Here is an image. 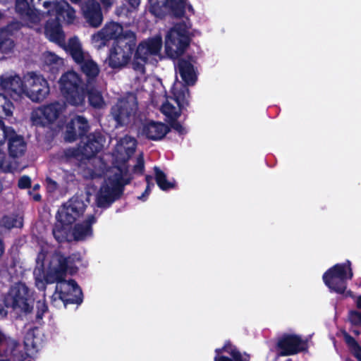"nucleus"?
Listing matches in <instances>:
<instances>
[{"label":"nucleus","mask_w":361,"mask_h":361,"mask_svg":"<svg viewBox=\"0 0 361 361\" xmlns=\"http://www.w3.org/2000/svg\"><path fill=\"white\" fill-rule=\"evenodd\" d=\"M137 37L135 32L127 30L121 36L114 41L108 56L109 66L113 69H121L125 67L131 61L132 68L134 71L144 74L145 64L149 56L157 55L162 47L161 37L149 38L141 42L137 47Z\"/></svg>","instance_id":"1"},{"label":"nucleus","mask_w":361,"mask_h":361,"mask_svg":"<svg viewBox=\"0 0 361 361\" xmlns=\"http://www.w3.org/2000/svg\"><path fill=\"white\" fill-rule=\"evenodd\" d=\"M59 83L62 95L70 105L83 106L87 96L89 104L94 109H100L105 106L102 92L96 85L84 86L80 75L74 71L64 73Z\"/></svg>","instance_id":"2"},{"label":"nucleus","mask_w":361,"mask_h":361,"mask_svg":"<svg viewBox=\"0 0 361 361\" xmlns=\"http://www.w3.org/2000/svg\"><path fill=\"white\" fill-rule=\"evenodd\" d=\"M353 277L351 262L346 260L344 263H338L327 269L322 276L323 281L330 292L343 295L345 298H354L351 290H347L348 280Z\"/></svg>","instance_id":"3"},{"label":"nucleus","mask_w":361,"mask_h":361,"mask_svg":"<svg viewBox=\"0 0 361 361\" xmlns=\"http://www.w3.org/2000/svg\"><path fill=\"white\" fill-rule=\"evenodd\" d=\"M68 48L70 55L78 66L81 73L85 76L84 86L97 85V78L100 73V68L97 63L90 56L85 54L77 37H73L68 40Z\"/></svg>","instance_id":"4"},{"label":"nucleus","mask_w":361,"mask_h":361,"mask_svg":"<svg viewBox=\"0 0 361 361\" xmlns=\"http://www.w3.org/2000/svg\"><path fill=\"white\" fill-rule=\"evenodd\" d=\"M190 26L185 21L176 23L168 31L165 37V52L171 59L182 56L191 42L189 30Z\"/></svg>","instance_id":"5"},{"label":"nucleus","mask_w":361,"mask_h":361,"mask_svg":"<svg viewBox=\"0 0 361 361\" xmlns=\"http://www.w3.org/2000/svg\"><path fill=\"white\" fill-rule=\"evenodd\" d=\"M4 304L20 315L27 316L34 310L35 298L25 283H15L4 296Z\"/></svg>","instance_id":"6"},{"label":"nucleus","mask_w":361,"mask_h":361,"mask_svg":"<svg viewBox=\"0 0 361 361\" xmlns=\"http://www.w3.org/2000/svg\"><path fill=\"white\" fill-rule=\"evenodd\" d=\"M24 88L23 95L34 102H42L50 92L47 80L35 72H29L24 76Z\"/></svg>","instance_id":"7"},{"label":"nucleus","mask_w":361,"mask_h":361,"mask_svg":"<svg viewBox=\"0 0 361 361\" xmlns=\"http://www.w3.org/2000/svg\"><path fill=\"white\" fill-rule=\"evenodd\" d=\"M137 101L135 95L130 94L119 99L111 109V114L116 122V127L128 125L137 110Z\"/></svg>","instance_id":"8"},{"label":"nucleus","mask_w":361,"mask_h":361,"mask_svg":"<svg viewBox=\"0 0 361 361\" xmlns=\"http://www.w3.org/2000/svg\"><path fill=\"white\" fill-rule=\"evenodd\" d=\"M149 11L154 17L163 19L168 13L177 18L185 16L186 0H148Z\"/></svg>","instance_id":"9"},{"label":"nucleus","mask_w":361,"mask_h":361,"mask_svg":"<svg viewBox=\"0 0 361 361\" xmlns=\"http://www.w3.org/2000/svg\"><path fill=\"white\" fill-rule=\"evenodd\" d=\"M86 207V204L80 197L73 196L59 209L56 215V220L72 225L83 215Z\"/></svg>","instance_id":"10"},{"label":"nucleus","mask_w":361,"mask_h":361,"mask_svg":"<svg viewBox=\"0 0 361 361\" xmlns=\"http://www.w3.org/2000/svg\"><path fill=\"white\" fill-rule=\"evenodd\" d=\"M277 357L289 356L307 350V342L296 334H285L278 339L276 345Z\"/></svg>","instance_id":"11"},{"label":"nucleus","mask_w":361,"mask_h":361,"mask_svg":"<svg viewBox=\"0 0 361 361\" xmlns=\"http://www.w3.org/2000/svg\"><path fill=\"white\" fill-rule=\"evenodd\" d=\"M55 293L58 294L64 306L69 304L79 305L83 301L82 289L74 279L66 280L61 284H56Z\"/></svg>","instance_id":"12"},{"label":"nucleus","mask_w":361,"mask_h":361,"mask_svg":"<svg viewBox=\"0 0 361 361\" xmlns=\"http://www.w3.org/2000/svg\"><path fill=\"white\" fill-rule=\"evenodd\" d=\"M80 11L85 22L91 27H99L104 16L100 4L97 0H84Z\"/></svg>","instance_id":"13"},{"label":"nucleus","mask_w":361,"mask_h":361,"mask_svg":"<svg viewBox=\"0 0 361 361\" xmlns=\"http://www.w3.org/2000/svg\"><path fill=\"white\" fill-rule=\"evenodd\" d=\"M54 257L57 262L54 268L57 271L58 274H61L66 277L68 272L71 275L78 272V267L76 263L81 261V256L79 252H75L66 256L61 251H55Z\"/></svg>","instance_id":"14"},{"label":"nucleus","mask_w":361,"mask_h":361,"mask_svg":"<svg viewBox=\"0 0 361 361\" xmlns=\"http://www.w3.org/2000/svg\"><path fill=\"white\" fill-rule=\"evenodd\" d=\"M214 361H250V355L241 353L230 340L225 341L222 348H216Z\"/></svg>","instance_id":"15"},{"label":"nucleus","mask_w":361,"mask_h":361,"mask_svg":"<svg viewBox=\"0 0 361 361\" xmlns=\"http://www.w3.org/2000/svg\"><path fill=\"white\" fill-rule=\"evenodd\" d=\"M122 195V192L118 190L112 180H109V185L104 184L100 187L96 195V204L99 208H109Z\"/></svg>","instance_id":"16"},{"label":"nucleus","mask_w":361,"mask_h":361,"mask_svg":"<svg viewBox=\"0 0 361 361\" xmlns=\"http://www.w3.org/2000/svg\"><path fill=\"white\" fill-rule=\"evenodd\" d=\"M123 32V27L121 23L111 21L105 24L104 27L92 35V41L98 43V47L107 45V42L111 39H116L121 36Z\"/></svg>","instance_id":"17"},{"label":"nucleus","mask_w":361,"mask_h":361,"mask_svg":"<svg viewBox=\"0 0 361 361\" xmlns=\"http://www.w3.org/2000/svg\"><path fill=\"white\" fill-rule=\"evenodd\" d=\"M8 129L4 142L7 141L8 155L13 159L21 157L26 152L27 143L23 136L17 134L12 127L10 126Z\"/></svg>","instance_id":"18"},{"label":"nucleus","mask_w":361,"mask_h":361,"mask_svg":"<svg viewBox=\"0 0 361 361\" xmlns=\"http://www.w3.org/2000/svg\"><path fill=\"white\" fill-rule=\"evenodd\" d=\"M90 129L87 120L82 116H76L66 125L65 140L69 142L87 135Z\"/></svg>","instance_id":"19"},{"label":"nucleus","mask_w":361,"mask_h":361,"mask_svg":"<svg viewBox=\"0 0 361 361\" xmlns=\"http://www.w3.org/2000/svg\"><path fill=\"white\" fill-rule=\"evenodd\" d=\"M0 88L6 92L13 99L20 100L25 92L24 79L22 80L18 75H1L0 76Z\"/></svg>","instance_id":"20"},{"label":"nucleus","mask_w":361,"mask_h":361,"mask_svg":"<svg viewBox=\"0 0 361 361\" xmlns=\"http://www.w3.org/2000/svg\"><path fill=\"white\" fill-rule=\"evenodd\" d=\"M82 147V156L86 159L94 157L103 148L105 137L100 131H94L85 137Z\"/></svg>","instance_id":"21"},{"label":"nucleus","mask_w":361,"mask_h":361,"mask_svg":"<svg viewBox=\"0 0 361 361\" xmlns=\"http://www.w3.org/2000/svg\"><path fill=\"white\" fill-rule=\"evenodd\" d=\"M170 132V127L159 121H147L141 128V134L149 140H162Z\"/></svg>","instance_id":"22"},{"label":"nucleus","mask_w":361,"mask_h":361,"mask_svg":"<svg viewBox=\"0 0 361 361\" xmlns=\"http://www.w3.org/2000/svg\"><path fill=\"white\" fill-rule=\"evenodd\" d=\"M61 111V105L59 102L51 103L39 109L37 118L33 116V119L42 126H47L53 123L59 118Z\"/></svg>","instance_id":"23"},{"label":"nucleus","mask_w":361,"mask_h":361,"mask_svg":"<svg viewBox=\"0 0 361 361\" xmlns=\"http://www.w3.org/2000/svg\"><path fill=\"white\" fill-rule=\"evenodd\" d=\"M97 219L91 214L81 223L75 224L72 230V235L75 241H83L93 234L92 225L95 224Z\"/></svg>","instance_id":"24"},{"label":"nucleus","mask_w":361,"mask_h":361,"mask_svg":"<svg viewBox=\"0 0 361 361\" xmlns=\"http://www.w3.org/2000/svg\"><path fill=\"white\" fill-rule=\"evenodd\" d=\"M176 69L183 81L188 85H193L197 80L192 63L183 58L178 59Z\"/></svg>","instance_id":"25"},{"label":"nucleus","mask_w":361,"mask_h":361,"mask_svg":"<svg viewBox=\"0 0 361 361\" xmlns=\"http://www.w3.org/2000/svg\"><path fill=\"white\" fill-rule=\"evenodd\" d=\"M56 13V20H59L62 18L68 24H71L75 18V9L66 1H61L54 4L51 9Z\"/></svg>","instance_id":"26"},{"label":"nucleus","mask_w":361,"mask_h":361,"mask_svg":"<svg viewBox=\"0 0 361 361\" xmlns=\"http://www.w3.org/2000/svg\"><path fill=\"white\" fill-rule=\"evenodd\" d=\"M44 34L53 42L59 44L64 40V34L58 20L47 21L44 27Z\"/></svg>","instance_id":"27"},{"label":"nucleus","mask_w":361,"mask_h":361,"mask_svg":"<svg viewBox=\"0 0 361 361\" xmlns=\"http://www.w3.org/2000/svg\"><path fill=\"white\" fill-rule=\"evenodd\" d=\"M172 97L180 110L189 106L190 91L186 86L182 85L179 89L173 87L171 91Z\"/></svg>","instance_id":"28"},{"label":"nucleus","mask_w":361,"mask_h":361,"mask_svg":"<svg viewBox=\"0 0 361 361\" xmlns=\"http://www.w3.org/2000/svg\"><path fill=\"white\" fill-rule=\"evenodd\" d=\"M71 226L58 220L54 224L52 228V234L59 243L71 241L69 239Z\"/></svg>","instance_id":"29"},{"label":"nucleus","mask_w":361,"mask_h":361,"mask_svg":"<svg viewBox=\"0 0 361 361\" xmlns=\"http://www.w3.org/2000/svg\"><path fill=\"white\" fill-rule=\"evenodd\" d=\"M15 107L13 102L3 93H0V126H4V119L13 116Z\"/></svg>","instance_id":"30"},{"label":"nucleus","mask_w":361,"mask_h":361,"mask_svg":"<svg viewBox=\"0 0 361 361\" xmlns=\"http://www.w3.org/2000/svg\"><path fill=\"white\" fill-rule=\"evenodd\" d=\"M11 345L10 350L11 355H14V350L16 347L18 346V343L15 341L11 340L0 330V361H8L9 359L7 357L8 349L6 348V346Z\"/></svg>","instance_id":"31"},{"label":"nucleus","mask_w":361,"mask_h":361,"mask_svg":"<svg viewBox=\"0 0 361 361\" xmlns=\"http://www.w3.org/2000/svg\"><path fill=\"white\" fill-rule=\"evenodd\" d=\"M23 219L17 214L4 215L0 220V226L11 230L13 228H21Z\"/></svg>","instance_id":"32"},{"label":"nucleus","mask_w":361,"mask_h":361,"mask_svg":"<svg viewBox=\"0 0 361 361\" xmlns=\"http://www.w3.org/2000/svg\"><path fill=\"white\" fill-rule=\"evenodd\" d=\"M154 171L156 183L161 190L166 191L176 187V183L169 181L166 173L159 167L155 166Z\"/></svg>","instance_id":"33"},{"label":"nucleus","mask_w":361,"mask_h":361,"mask_svg":"<svg viewBox=\"0 0 361 361\" xmlns=\"http://www.w3.org/2000/svg\"><path fill=\"white\" fill-rule=\"evenodd\" d=\"M118 170L120 171L121 173L119 174H115V178L111 180L116 185L118 190L121 192H122V194H123L125 186L130 183L133 177L131 176H129L128 177L126 178L123 177L127 174L128 169H125L123 170L121 168H118Z\"/></svg>","instance_id":"34"},{"label":"nucleus","mask_w":361,"mask_h":361,"mask_svg":"<svg viewBox=\"0 0 361 361\" xmlns=\"http://www.w3.org/2000/svg\"><path fill=\"white\" fill-rule=\"evenodd\" d=\"M182 111L183 110H180L179 108L177 109L176 106H174L169 102L164 103L161 107V113L169 118V121L178 118L181 114Z\"/></svg>","instance_id":"35"},{"label":"nucleus","mask_w":361,"mask_h":361,"mask_svg":"<svg viewBox=\"0 0 361 361\" xmlns=\"http://www.w3.org/2000/svg\"><path fill=\"white\" fill-rule=\"evenodd\" d=\"M16 12L21 16L30 17L33 13V9L27 0H16Z\"/></svg>","instance_id":"36"},{"label":"nucleus","mask_w":361,"mask_h":361,"mask_svg":"<svg viewBox=\"0 0 361 361\" xmlns=\"http://www.w3.org/2000/svg\"><path fill=\"white\" fill-rule=\"evenodd\" d=\"M15 47L14 40L11 37L0 33V51L3 54L12 53Z\"/></svg>","instance_id":"37"},{"label":"nucleus","mask_w":361,"mask_h":361,"mask_svg":"<svg viewBox=\"0 0 361 361\" xmlns=\"http://www.w3.org/2000/svg\"><path fill=\"white\" fill-rule=\"evenodd\" d=\"M343 338L348 346L355 350V357L358 361H361V347L357 341L347 332H344Z\"/></svg>","instance_id":"38"},{"label":"nucleus","mask_w":361,"mask_h":361,"mask_svg":"<svg viewBox=\"0 0 361 361\" xmlns=\"http://www.w3.org/2000/svg\"><path fill=\"white\" fill-rule=\"evenodd\" d=\"M44 279L47 284H52L56 282L57 284H61L62 282H65L66 281L65 277L62 274H58L57 271L55 270L54 268L48 271L44 275Z\"/></svg>","instance_id":"39"},{"label":"nucleus","mask_w":361,"mask_h":361,"mask_svg":"<svg viewBox=\"0 0 361 361\" xmlns=\"http://www.w3.org/2000/svg\"><path fill=\"white\" fill-rule=\"evenodd\" d=\"M22 24L20 22L17 20L11 21L0 29V33L5 34L12 37L16 32L20 30Z\"/></svg>","instance_id":"40"},{"label":"nucleus","mask_w":361,"mask_h":361,"mask_svg":"<svg viewBox=\"0 0 361 361\" xmlns=\"http://www.w3.org/2000/svg\"><path fill=\"white\" fill-rule=\"evenodd\" d=\"M35 334L33 331H27L24 337V345L27 350L37 348V343L35 341Z\"/></svg>","instance_id":"41"},{"label":"nucleus","mask_w":361,"mask_h":361,"mask_svg":"<svg viewBox=\"0 0 361 361\" xmlns=\"http://www.w3.org/2000/svg\"><path fill=\"white\" fill-rule=\"evenodd\" d=\"M348 320L353 326H361V312L357 310H350L348 312Z\"/></svg>","instance_id":"42"},{"label":"nucleus","mask_w":361,"mask_h":361,"mask_svg":"<svg viewBox=\"0 0 361 361\" xmlns=\"http://www.w3.org/2000/svg\"><path fill=\"white\" fill-rule=\"evenodd\" d=\"M64 157L67 160H70L73 158L78 159L82 155V147L80 148H68L63 152Z\"/></svg>","instance_id":"43"},{"label":"nucleus","mask_w":361,"mask_h":361,"mask_svg":"<svg viewBox=\"0 0 361 361\" xmlns=\"http://www.w3.org/2000/svg\"><path fill=\"white\" fill-rule=\"evenodd\" d=\"M133 172L138 175H142L144 173L145 161L142 154L137 157L136 164L133 168Z\"/></svg>","instance_id":"44"},{"label":"nucleus","mask_w":361,"mask_h":361,"mask_svg":"<svg viewBox=\"0 0 361 361\" xmlns=\"http://www.w3.org/2000/svg\"><path fill=\"white\" fill-rule=\"evenodd\" d=\"M37 314H36V319L37 321L42 319L45 312L48 311V307L45 302H41L40 300L37 302Z\"/></svg>","instance_id":"45"},{"label":"nucleus","mask_w":361,"mask_h":361,"mask_svg":"<svg viewBox=\"0 0 361 361\" xmlns=\"http://www.w3.org/2000/svg\"><path fill=\"white\" fill-rule=\"evenodd\" d=\"M170 128H173L178 133L179 135H183L186 134L185 128L178 121V118L172 119L169 121Z\"/></svg>","instance_id":"46"},{"label":"nucleus","mask_w":361,"mask_h":361,"mask_svg":"<svg viewBox=\"0 0 361 361\" xmlns=\"http://www.w3.org/2000/svg\"><path fill=\"white\" fill-rule=\"evenodd\" d=\"M47 254H48V251L45 248H44V247L40 248V250L37 253V257L35 259L37 265L42 267H44V261L47 258Z\"/></svg>","instance_id":"47"},{"label":"nucleus","mask_w":361,"mask_h":361,"mask_svg":"<svg viewBox=\"0 0 361 361\" xmlns=\"http://www.w3.org/2000/svg\"><path fill=\"white\" fill-rule=\"evenodd\" d=\"M18 187L20 189H27L31 187V179L27 176H23L18 180Z\"/></svg>","instance_id":"48"},{"label":"nucleus","mask_w":361,"mask_h":361,"mask_svg":"<svg viewBox=\"0 0 361 361\" xmlns=\"http://www.w3.org/2000/svg\"><path fill=\"white\" fill-rule=\"evenodd\" d=\"M56 2H57L56 0H44L42 1V6L45 9H47L48 14H51V9L54 8V4Z\"/></svg>","instance_id":"49"},{"label":"nucleus","mask_w":361,"mask_h":361,"mask_svg":"<svg viewBox=\"0 0 361 361\" xmlns=\"http://www.w3.org/2000/svg\"><path fill=\"white\" fill-rule=\"evenodd\" d=\"M46 183L47 184V188L54 191L58 188V183L56 181L54 180L52 178L47 177L46 178Z\"/></svg>","instance_id":"50"},{"label":"nucleus","mask_w":361,"mask_h":361,"mask_svg":"<svg viewBox=\"0 0 361 361\" xmlns=\"http://www.w3.org/2000/svg\"><path fill=\"white\" fill-rule=\"evenodd\" d=\"M60 58L54 54L49 53V55L46 57V61L49 63H58Z\"/></svg>","instance_id":"51"},{"label":"nucleus","mask_w":361,"mask_h":361,"mask_svg":"<svg viewBox=\"0 0 361 361\" xmlns=\"http://www.w3.org/2000/svg\"><path fill=\"white\" fill-rule=\"evenodd\" d=\"M9 126H6L5 124H4V126H0V146H1L4 144V139L6 135V131H8Z\"/></svg>","instance_id":"52"},{"label":"nucleus","mask_w":361,"mask_h":361,"mask_svg":"<svg viewBox=\"0 0 361 361\" xmlns=\"http://www.w3.org/2000/svg\"><path fill=\"white\" fill-rule=\"evenodd\" d=\"M151 187L152 186H150V185H147L145 191L143 192V193L140 197H138V199L145 201L146 200V197L151 192Z\"/></svg>","instance_id":"53"},{"label":"nucleus","mask_w":361,"mask_h":361,"mask_svg":"<svg viewBox=\"0 0 361 361\" xmlns=\"http://www.w3.org/2000/svg\"><path fill=\"white\" fill-rule=\"evenodd\" d=\"M133 9H136L140 6V0H126Z\"/></svg>","instance_id":"54"},{"label":"nucleus","mask_w":361,"mask_h":361,"mask_svg":"<svg viewBox=\"0 0 361 361\" xmlns=\"http://www.w3.org/2000/svg\"><path fill=\"white\" fill-rule=\"evenodd\" d=\"M5 307H6L5 305L0 304V319L7 316L8 311Z\"/></svg>","instance_id":"55"},{"label":"nucleus","mask_w":361,"mask_h":361,"mask_svg":"<svg viewBox=\"0 0 361 361\" xmlns=\"http://www.w3.org/2000/svg\"><path fill=\"white\" fill-rule=\"evenodd\" d=\"M5 250V245L3 239L0 237V257L3 255Z\"/></svg>","instance_id":"56"},{"label":"nucleus","mask_w":361,"mask_h":361,"mask_svg":"<svg viewBox=\"0 0 361 361\" xmlns=\"http://www.w3.org/2000/svg\"><path fill=\"white\" fill-rule=\"evenodd\" d=\"M43 0H30V5L32 8H35V6L41 4Z\"/></svg>","instance_id":"57"},{"label":"nucleus","mask_w":361,"mask_h":361,"mask_svg":"<svg viewBox=\"0 0 361 361\" xmlns=\"http://www.w3.org/2000/svg\"><path fill=\"white\" fill-rule=\"evenodd\" d=\"M152 177L150 175L145 176V181L147 183V185L154 186V183L151 182Z\"/></svg>","instance_id":"58"},{"label":"nucleus","mask_w":361,"mask_h":361,"mask_svg":"<svg viewBox=\"0 0 361 361\" xmlns=\"http://www.w3.org/2000/svg\"><path fill=\"white\" fill-rule=\"evenodd\" d=\"M102 4L106 7H110L113 4V0H100Z\"/></svg>","instance_id":"59"},{"label":"nucleus","mask_w":361,"mask_h":361,"mask_svg":"<svg viewBox=\"0 0 361 361\" xmlns=\"http://www.w3.org/2000/svg\"><path fill=\"white\" fill-rule=\"evenodd\" d=\"M83 1L84 0H70L72 4L78 5L80 8H81V4L83 3Z\"/></svg>","instance_id":"60"},{"label":"nucleus","mask_w":361,"mask_h":361,"mask_svg":"<svg viewBox=\"0 0 361 361\" xmlns=\"http://www.w3.org/2000/svg\"><path fill=\"white\" fill-rule=\"evenodd\" d=\"M356 307L361 310V295H359L356 300Z\"/></svg>","instance_id":"61"},{"label":"nucleus","mask_w":361,"mask_h":361,"mask_svg":"<svg viewBox=\"0 0 361 361\" xmlns=\"http://www.w3.org/2000/svg\"><path fill=\"white\" fill-rule=\"evenodd\" d=\"M32 198H33V200H34L35 201H36V202H39V201L41 200V199H42V196H41V195H39V193H37V194L34 195H33V197H32Z\"/></svg>","instance_id":"62"},{"label":"nucleus","mask_w":361,"mask_h":361,"mask_svg":"<svg viewBox=\"0 0 361 361\" xmlns=\"http://www.w3.org/2000/svg\"><path fill=\"white\" fill-rule=\"evenodd\" d=\"M126 152H127V154L128 155V157H130V155L134 153L135 152V147H128L127 149H126Z\"/></svg>","instance_id":"63"},{"label":"nucleus","mask_w":361,"mask_h":361,"mask_svg":"<svg viewBox=\"0 0 361 361\" xmlns=\"http://www.w3.org/2000/svg\"><path fill=\"white\" fill-rule=\"evenodd\" d=\"M187 8L190 12H192V13H194V9H193L192 5H190V4L188 5Z\"/></svg>","instance_id":"64"}]
</instances>
